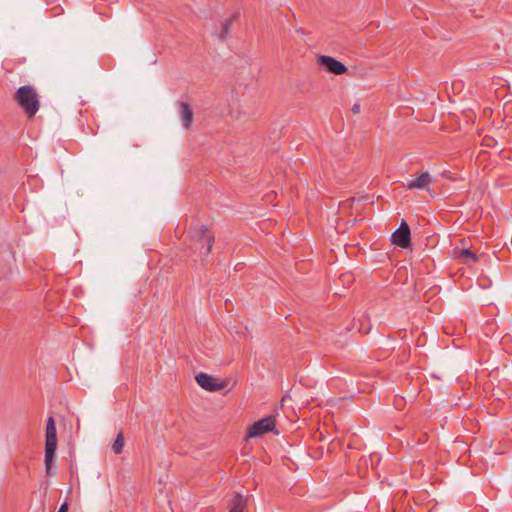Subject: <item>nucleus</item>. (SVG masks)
<instances>
[{
	"mask_svg": "<svg viewBox=\"0 0 512 512\" xmlns=\"http://www.w3.org/2000/svg\"><path fill=\"white\" fill-rule=\"evenodd\" d=\"M13 98L29 119L33 118L40 108L39 95L31 85L19 87Z\"/></svg>",
	"mask_w": 512,
	"mask_h": 512,
	"instance_id": "nucleus-1",
	"label": "nucleus"
},
{
	"mask_svg": "<svg viewBox=\"0 0 512 512\" xmlns=\"http://www.w3.org/2000/svg\"><path fill=\"white\" fill-rule=\"evenodd\" d=\"M191 238L201 254L208 255L211 252L215 239L213 233L206 226L195 228L191 232Z\"/></svg>",
	"mask_w": 512,
	"mask_h": 512,
	"instance_id": "nucleus-2",
	"label": "nucleus"
},
{
	"mask_svg": "<svg viewBox=\"0 0 512 512\" xmlns=\"http://www.w3.org/2000/svg\"><path fill=\"white\" fill-rule=\"evenodd\" d=\"M317 64L334 75H343L348 71V68L340 61L327 55H320L317 57Z\"/></svg>",
	"mask_w": 512,
	"mask_h": 512,
	"instance_id": "nucleus-3",
	"label": "nucleus"
},
{
	"mask_svg": "<svg viewBox=\"0 0 512 512\" xmlns=\"http://www.w3.org/2000/svg\"><path fill=\"white\" fill-rule=\"evenodd\" d=\"M276 425V419L270 415L259 421H256L248 430L247 438H253L264 433L273 431Z\"/></svg>",
	"mask_w": 512,
	"mask_h": 512,
	"instance_id": "nucleus-4",
	"label": "nucleus"
},
{
	"mask_svg": "<svg viewBox=\"0 0 512 512\" xmlns=\"http://www.w3.org/2000/svg\"><path fill=\"white\" fill-rule=\"evenodd\" d=\"M392 244L400 248H408L411 244V231L406 221H402L399 228L391 236Z\"/></svg>",
	"mask_w": 512,
	"mask_h": 512,
	"instance_id": "nucleus-5",
	"label": "nucleus"
},
{
	"mask_svg": "<svg viewBox=\"0 0 512 512\" xmlns=\"http://www.w3.org/2000/svg\"><path fill=\"white\" fill-rule=\"evenodd\" d=\"M198 385L210 392L220 391L227 386V381L218 382L216 378L207 374V373H199L195 377Z\"/></svg>",
	"mask_w": 512,
	"mask_h": 512,
	"instance_id": "nucleus-6",
	"label": "nucleus"
},
{
	"mask_svg": "<svg viewBox=\"0 0 512 512\" xmlns=\"http://www.w3.org/2000/svg\"><path fill=\"white\" fill-rule=\"evenodd\" d=\"M57 448V430L54 418L50 416L46 424V442L45 449L56 450Z\"/></svg>",
	"mask_w": 512,
	"mask_h": 512,
	"instance_id": "nucleus-7",
	"label": "nucleus"
},
{
	"mask_svg": "<svg viewBox=\"0 0 512 512\" xmlns=\"http://www.w3.org/2000/svg\"><path fill=\"white\" fill-rule=\"evenodd\" d=\"M247 505V499L240 493H235L229 500V512H243Z\"/></svg>",
	"mask_w": 512,
	"mask_h": 512,
	"instance_id": "nucleus-8",
	"label": "nucleus"
},
{
	"mask_svg": "<svg viewBox=\"0 0 512 512\" xmlns=\"http://www.w3.org/2000/svg\"><path fill=\"white\" fill-rule=\"evenodd\" d=\"M180 116L182 120V125L185 129H189L193 122V111L188 103L181 102L180 103Z\"/></svg>",
	"mask_w": 512,
	"mask_h": 512,
	"instance_id": "nucleus-9",
	"label": "nucleus"
},
{
	"mask_svg": "<svg viewBox=\"0 0 512 512\" xmlns=\"http://www.w3.org/2000/svg\"><path fill=\"white\" fill-rule=\"evenodd\" d=\"M431 182V176L428 172H423L415 180L409 181L405 186L407 189H423Z\"/></svg>",
	"mask_w": 512,
	"mask_h": 512,
	"instance_id": "nucleus-10",
	"label": "nucleus"
},
{
	"mask_svg": "<svg viewBox=\"0 0 512 512\" xmlns=\"http://www.w3.org/2000/svg\"><path fill=\"white\" fill-rule=\"evenodd\" d=\"M55 452L56 450L45 449V468L47 476L56 475V470L54 468Z\"/></svg>",
	"mask_w": 512,
	"mask_h": 512,
	"instance_id": "nucleus-11",
	"label": "nucleus"
},
{
	"mask_svg": "<svg viewBox=\"0 0 512 512\" xmlns=\"http://www.w3.org/2000/svg\"><path fill=\"white\" fill-rule=\"evenodd\" d=\"M459 257L463 259L465 264H469L471 262L475 263L478 260V256L469 249H462L459 253Z\"/></svg>",
	"mask_w": 512,
	"mask_h": 512,
	"instance_id": "nucleus-12",
	"label": "nucleus"
},
{
	"mask_svg": "<svg viewBox=\"0 0 512 512\" xmlns=\"http://www.w3.org/2000/svg\"><path fill=\"white\" fill-rule=\"evenodd\" d=\"M124 447V434L122 431L118 433L116 436V439L114 440V443L112 444V451L115 454H120L123 451Z\"/></svg>",
	"mask_w": 512,
	"mask_h": 512,
	"instance_id": "nucleus-13",
	"label": "nucleus"
},
{
	"mask_svg": "<svg viewBox=\"0 0 512 512\" xmlns=\"http://www.w3.org/2000/svg\"><path fill=\"white\" fill-rule=\"evenodd\" d=\"M236 18V15H233L230 19H227L225 20V22L223 23L222 25V30H221V33L219 35V38L221 40H225L228 33H229V30H230V27H231V24L233 22V20Z\"/></svg>",
	"mask_w": 512,
	"mask_h": 512,
	"instance_id": "nucleus-14",
	"label": "nucleus"
},
{
	"mask_svg": "<svg viewBox=\"0 0 512 512\" xmlns=\"http://www.w3.org/2000/svg\"><path fill=\"white\" fill-rule=\"evenodd\" d=\"M339 280L344 284V285H349L350 283H352L354 281V278H353V275L349 272L347 273H343L339 276Z\"/></svg>",
	"mask_w": 512,
	"mask_h": 512,
	"instance_id": "nucleus-15",
	"label": "nucleus"
},
{
	"mask_svg": "<svg viewBox=\"0 0 512 512\" xmlns=\"http://www.w3.org/2000/svg\"><path fill=\"white\" fill-rule=\"evenodd\" d=\"M68 510H69V505L67 502H64L61 504V506L57 512H68Z\"/></svg>",
	"mask_w": 512,
	"mask_h": 512,
	"instance_id": "nucleus-16",
	"label": "nucleus"
},
{
	"mask_svg": "<svg viewBox=\"0 0 512 512\" xmlns=\"http://www.w3.org/2000/svg\"><path fill=\"white\" fill-rule=\"evenodd\" d=\"M351 111L353 112V114H358V113H360V104H359V103H355V104L352 106Z\"/></svg>",
	"mask_w": 512,
	"mask_h": 512,
	"instance_id": "nucleus-17",
	"label": "nucleus"
}]
</instances>
